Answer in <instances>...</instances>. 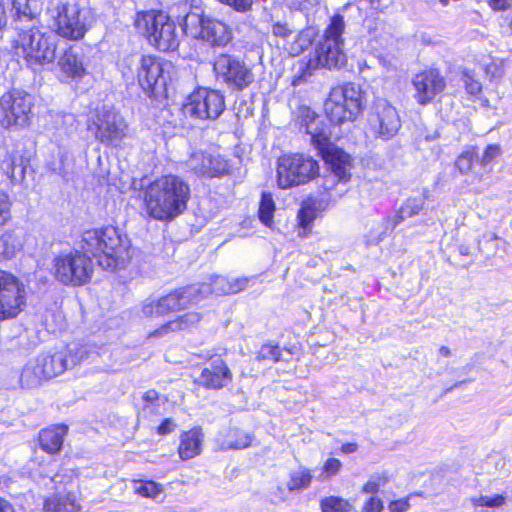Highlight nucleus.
Segmentation results:
<instances>
[{"instance_id": "obj_52", "label": "nucleus", "mask_w": 512, "mask_h": 512, "mask_svg": "<svg viewBox=\"0 0 512 512\" xmlns=\"http://www.w3.org/2000/svg\"><path fill=\"white\" fill-rule=\"evenodd\" d=\"M338 184H342L338 181L337 177L325 175L322 177L321 184L319 186L320 193L325 196H331L332 191L335 190Z\"/></svg>"}, {"instance_id": "obj_21", "label": "nucleus", "mask_w": 512, "mask_h": 512, "mask_svg": "<svg viewBox=\"0 0 512 512\" xmlns=\"http://www.w3.org/2000/svg\"><path fill=\"white\" fill-rule=\"evenodd\" d=\"M371 123L378 136L385 140L392 138L401 126L396 108L383 99L374 103Z\"/></svg>"}, {"instance_id": "obj_54", "label": "nucleus", "mask_w": 512, "mask_h": 512, "mask_svg": "<svg viewBox=\"0 0 512 512\" xmlns=\"http://www.w3.org/2000/svg\"><path fill=\"white\" fill-rule=\"evenodd\" d=\"M483 71L490 81L499 80L504 74L502 66L494 61L486 64Z\"/></svg>"}, {"instance_id": "obj_26", "label": "nucleus", "mask_w": 512, "mask_h": 512, "mask_svg": "<svg viewBox=\"0 0 512 512\" xmlns=\"http://www.w3.org/2000/svg\"><path fill=\"white\" fill-rule=\"evenodd\" d=\"M58 67L61 73L71 80H81L87 74L82 55L77 51L75 45H69L63 50Z\"/></svg>"}, {"instance_id": "obj_19", "label": "nucleus", "mask_w": 512, "mask_h": 512, "mask_svg": "<svg viewBox=\"0 0 512 512\" xmlns=\"http://www.w3.org/2000/svg\"><path fill=\"white\" fill-rule=\"evenodd\" d=\"M208 363L202 368L197 385L205 390H222L233 382V372L220 354L207 357Z\"/></svg>"}, {"instance_id": "obj_42", "label": "nucleus", "mask_w": 512, "mask_h": 512, "mask_svg": "<svg viewBox=\"0 0 512 512\" xmlns=\"http://www.w3.org/2000/svg\"><path fill=\"white\" fill-rule=\"evenodd\" d=\"M390 481V477L386 472L377 474L367 480L361 487V492L371 494L370 496H377L381 487L385 486Z\"/></svg>"}, {"instance_id": "obj_15", "label": "nucleus", "mask_w": 512, "mask_h": 512, "mask_svg": "<svg viewBox=\"0 0 512 512\" xmlns=\"http://www.w3.org/2000/svg\"><path fill=\"white\" fill-rule=\"evenodd\" d=\"M194 17L198 21V28L194 37L197 40L207 43L209 46L225 47L233 39V33L230 26L223 20L207 15L204 12L199 14L189 12L185 17L184 29L188 27V19Z\"/></svg>"}, {"instance_id": "obj_59", "label": "nucleus", "mask_w": 512, "mask_h": 512, "mask_svg": "<svg viewBox=\"0 0 512 512\" xmlns=\"http://www.w3.org/2000/svg\"><path fill=\"white\" fill-rule=\"evenodd\" d=\"M8 15L3 0H0V40L3 38L4 32L7 29Z\"/></svg>"}, {"instance_id": "obj_36", "label": "nucleus", "mask_w": 512, "mask_h": 512, "mask_svg": "<svg viewBox=\"0 0 512 512\" xmlns=\"http://www.w3.org/2000/svg\"><path fill=\"white\" fill-rule=\"evenodd\" d=\"M321 512H353L354 505L341 496H326L320 500Z\"/></svg>"}, {"instance_id": "obj_35", "label": "nucleus", "mask_w": 512, "mask_h": 512, "mask_svg": "<svg viewBox=\"0 0 512 512\" xmlns=\"http://www.w3.org/2000/svg\"><path fill=\"white\" fill-rule=\"evenodd\" d=\"M133 492L143 498L155 499L163 493V485L151 479H132Z\"/></svg>"}, {"instance_id": "obj_53", "label": "nucleus", "mask_w": 512, "mask_h": 512, "mask_svg": "<svg viewBox=\"0 0 512 512\" xmlns=\"http://www.w3.org/2000/svg\"><path fill=\"white\" fill-rule=\"evenodd\" d=\"M160 399V394L155 389H149L142 395V400L144 401L142 409L144 411L151 410L158 406V401Z\"/></svg>"}, {"instance_id": "obj_24", "label": "nucleus", "mask_w": 512, "mask_h": 512, "mask_svg": "<svg viewBox=\"0 0 512 512\" xmlns=\"http://www.w3.org/2000/svg\"><path fill=\"white\" fill-rule=\"evenodd\" d=\"M460 80L463 84L465 100L473 104V108H489L490 101L484 95V87L471 69H463L460 72Z\"/></svg>"}, {"instance_id": "obj_50", "label": "nucleus", "mask_w": 512, "mask_h": 512, "mask_svg": "<svg viewBox=\"0 0 512 512\" xmlns=\"http://www.w3.org/2000/svg\"><path fill=\"white\" fill-rule=\"evenodd\" d=\"M384 502L379 496H369L361 506V512H383Z\"/></svg>"}, {"instance_id": "obj_46", "label": "nucleus", "mask_w": 512, "mask_h": 512, "mask_svg": "<svg viewBox=\"0 0 512 512\" xmlns=\"http://www.w3.org/2000/svg\"><path fill=\"white\" fill-rule=\"evenodd\" d=\"M401 207V213H404L408 218L418 215L423 209V203L417 198L406 199Z\"/></svg>"}, {"instance_id": "obj_28", "label": "nucleus", "mask_w": 512, "mask_h": 512, "mask_svg": "<svg viewBox=\"0 0 512 512\" xmlns=\"http://www.w3.org/2000/svg\"><path fill=\"white\" fill-rule=\"evenodd\" d=\"M38 365L43 377L49 381L62 374L66 370V359L62 353L41 354L34 360Z\"/></svg>"}, {"instance_id": "obj_2", "label": "nucleus", "mask_w": 512, "mask_h": 512, "mask_svg": "<svg viewBox=\"0 0 512 512\" xmlns=\"http://www.w3.org/2000/svg\"><path fill=\"white\" fill-rule=\"evenodd\" d=\"M345 30L343 15L335 13L330 17L321 39L316 44L312 54L298 61V72L292 77L291 85L299 86L308 81L317 70L340 69L346 65L347 57L342 46Z\"/></svg>"}, {"instance_id": "obj_44", "label": "nucleus", "mask_w": 512, "mask_h": 512, "mask_svg": "<svg viewBox=\"0 0 512 512\" xmlns=\"http://www.w3.org/2000/svg\"><path fill=\"white\" fill-rule=\"evenodd\" d=\"M506 498L501 494H495L493 496H480L474 499L472 502L475 506L495 508L501 507L505 504Z\"/></svg>"}, {"instance_id": "obj_37", "label": "nucleus", "mask_w": 512, "mask_h": 512, "mask_svg": "<svg viewBox=\"0 0 512 512\" xmlns=\"http://www.w3.org/2000/svg\"><path fill=\"white\" fill-rule=\"evenodd\" d=\"M313 480L311 470L306 467H300L297 471L290 473L287 482V489L289 491H299L306 489L310 486Z\"/></svg>"}, {"instance_id": "obj_1", "label": "nucleus", "mask_w": 512, "mask_h": 512, "mask_svg": "<svg viewBox=\"0 0 512 512\" xmlns=\"http://www.w3.org/2000/svg\"><path fill=\"white\" fill-rule=\"evenodd\" d=\"M190 184L177 174H162L140 190L141 208L148 218L169 223L182 215L191 199Z\"/></svg>"}, {"instance_id": "obj_10", "label": "nucleus", "mask_w": 512, "mask_h": 512, "mask_svg": "<svg viewBox=\"0 0 512 512\" xmlns=\"http://www.w3.org/2000/svg\"><path fill=\"white\" fill-rule=\"evenodd\" d=\"M225 97L216 89L196 87L181 106L184 117L193 120H216L225 111Z\"/></svg>"}, {"instance_id": "obj_16", "label": "nucleus", "mask_w": 512, "mask_h": 512, "mask_svg": "<svg viewBox=\"0 0 512 512\" xmlns=\"http://www.w3.org/2000/svg\"><path fill=\"white\" fill-rule=\"evenodd\" d=\"M414 88V99L420 106H427L434 103L444 94L447 88L445 76L436 67H426L412 78Z\"/></svg>"}, {"instance_id": "obj_30", "label": "nucleus", "mask_w": 512, "mask_h": 512, "mask_svg": "<svg viewBox=\"0 0 512 512\" xmlns=\"http://www.w3.org/2000/svg\"><path fill=\"white\" fill-rule=\"evenodd\" d=\"M43 510L44 512H78L80 506L73 492L54 493L45 498Z\"/></svg>"}, {"instance_id": "obj_61", "label": "nucleus", "mask_w": 512, "mask_h": 512, "mask_svg": "<svg viewBox=\"0 0 512 512\" xmlns=\"http://www.w3.org/2000/svg\"><path fill=\"white\" fill-rule=\"evenodd\" d=\"M0 512H16L13 504L0 496Z\"/></svg>"}, {"instance_id": "obj_62", "label": "nucleus", "mask_w": 512, "mask_h": 512, "mask_svg": "<svg viewBox=\"0 0 512 512\" xmlns=\"http://www.w3.org/2000/svg\"><path fill=\"white\" fill-rule=\"evenodd\" d=\"M438 353L440 356L444 358H448L451 356V350L447 346H440L438 349Z\"/></svg>"}, {"instance_id": "obj_32", "label": "nucleus", "mask_w": 512, "mask_h": 512, "mask_svg": "<svg viewBox=\"0 0 512 512\" xmlns=\"http://www.w3.org/2000/svg\"><path fill=\"white\" fill-rule=\"evenodd\" d=\"M102 227L85 230L80 239V251L89 254L92 259L102 257Z\"/></svg>"}, {"instance_id": "obj_64", "label": "nucleus", "mask_w": 512, "mask_h": 512, "mask_svg": "<svg viewBox=\"0 0 512 512\" xmlns=\"http://www.w3.org/2000/svg\"><path fill=\"white\" fill-rule=\"evenodd\" d=\"M460 254L462 255H469V248L468 247H460Z\"/></svg>"}, {"instance_id": "obj_58", "label": "nucleus", "mask_w": 512, "mask_h": 512, "mask_svg": "<svg viewBox=\"0 0 512 512\" xmlns=\"http://www.w3.org/2000/svg\"><path fill=\"white\" fill-rule=\"evenodd\" d=\"M408 217L404 215V213H401V207L396 211L394 216H388L385 218L386 226L390 229H394L396 226H398L400 223H402L405 219Z\"/></svg>"}, {"instance_id": "obj_63", "label": "nucleus", "mask_w": 512, "mask_h": 512, "mask_svg": "<svg viewBox=\"0 0 512 512\" xmlns=\"http://www.w3.org/2000/svg\"><path fill=\"white\" fill-rule=\"evenodd\" d=\"M505 21H506V27H507L509 33L512 35V15L506 16Z\"/></svg>"}, {"instance_id": "obj_18", "label": "nucleus", "mask_w": 512, "mask_h": 512, "mask_svg": "<svg viewBox=\"0 0 512 512\" xmlns=\"http://www.w3.org/2000/svg\"><path fill=\"white\" fill-rule=\"evenodd\" d=\"M88 129L94 131L95 138L106 145L117 146L127 136L128 124L110 111L97 112L88 123Z\"/></svg>"}, {"instance_id": "obj_45", "label": "nucleus", "mask_w": 512, "mask_h": 512, "mask_svg": "<svg viewBox=\"0 0 512 512\" xmlns=\"http://www.w3.org/2000/svg\"><path fill=\"white\" fill-rule=\"evenodd\" d=\"M220 4L231 8L237 13H248L252 11L254 0H217Z\"/></svg>"}, {"instance_id": "obj_12", "label": "nucleus", "mask_w": 512, "mask_h": 512, "mask_svg": "<svg viewBox=\"0 0 512 512\" xmlns=\"http://www.w3.org/2000/svg\"><path fill=\"white\" fill-rule=\"evenodd\" d=\"M26 306L23 282L12 272L0 269V321L17 318Z\"/></svg>"}, {"instance_id": "obj_3", "label": "nucleus", "mask_w": 512, "mask_h": 512, "mask_svg": "<svg viewBox=\"0 0 512 512\" xmlns=\"http://www.w3.org/2000/svg\"><path fill=\"white\" fill-rule=\"evenodd\" d=\"M11 47L14 55L22 58L29 69L36 70L55 63L58 39L51 32L33 26L20 30Z\"/></svg>"}, {"instance_id": "obj_20", "label": "nucleus", "mask_w": 512, "mask_h": 512, "mask_svg": "<svg viewBox=\"0 0 512 512\" xmlns=\"http://www.w3.org/2000/svg\"><path fill=\"white\" fill-rule=\"evenodd\" d=\"M55 32L63 39L69 41L82 40L88 27L81 19V11L79 8H71L69 3H60L56 8Z\"/></svg>"}, {"instance_id": "obj_51", "label": "nucleus", "mask_w": 512, "mask_h": 512, "mask_svg": "<svg viewBox=\"0 0 512 512\" xmlns=\"http://www.w3.org/2000/svg\"><path fill=\"white\" fill-rule=\"evenodd\" d=\"M501 154L499 144H489L485 147L480 162L483 166L493 162Z\"/></svg>"}, {"instance_id": "obj_40", "label": "nucleus", "mask_w": 512, "mask_h": 512, "mask_svg": "<svg viewBox=\"0 0 512 512\" xmlns=\"http://www.w3.org/2000/svg\"><path fill=\"white\" fill-rule=\"evenodd\" d=\"M254 435L241 429H232L228 434V448L233 450H242L252 445Z\"/></svg>"}, {"instance_id": "obj_41", "label": "nucleus", "mask_w": 512, "mask_h": 512, "mask_svg": "<svg viewBox=\"0 0 512 512\" xmlns=\"http://www.w3.org/2000/svg\"><path fill=\"white\" fill-rule=\"evenodd\" d=\"M256 360L278 363L282 360V348L278 343H264L257 353Z\"/></svg>"}, {"instance_id": "obj_43", "label": "nucleus", "mask_w": 512, "mask_h": 512, "mask_svg": "<svg viewBox=\"0 0 512 512\" xmlns=\"http://www.w3.org/2000/svg\"><path fill=\"white\" fill-rule=\"evenodd\" d=\"M12 201L7 192L0 190V229L12 220Z\"/></svg>"}, {"instance_id": "obj_49", "label": "nucleus", "mask_w": 512, "mask_h": 512, "mask_svg": "<svg viewBox=\"0 0 512 512\" xmlns=\"http://www.w3.org/2000/svg\"><path fill=\"white\" fill-rule=\"evenodd\" d=\"M341 469L342 462L338 458L330 457L324 462L321 472L324 477L330 478L337 475Z\"/></svg>"}, {"instance_id": "obj_39", "label": "nucleus", "mask_w": 512, "mask_h": 512, "mask_svg": "<svg viewBox=\"0 0 512 512\" xmlns=\"http://www.w3.org/2000/svg\"><path fill=\"white\" fill-rule=\"evenodd\" d=\"M478 158V148L476 146H469L463 150L455 160V168L461 174L470 172Z\"/></svg>"}, {"instance_id": "obj_55", "label": "nucleus", "mask_w": 512, "mask_h": 512, "mask_svg": "<svg viewBox=\"0 0 512 512\" xmlns=\"http://www.w3.org/2000/svg\"><path fill=\"white\" fill-rule=\"evenodd\" d=\"M311 42V39L307 37V35L304 33V31H300L295 36V43H299L298 46H292L290 49V54L292 56H298L301 53H303L307 47V45Z\"/></svg>"}, {"instance_id": "obj_5", "label": "nucleus", "mask_w": 512, "mask_h": 512, "mask_svg": "<svg viewBox=\"0 0 512 512\" xmlns=\"http://www.w3.org/2000/svg\"><path fill=\"white\" fill-rule=\"evenodd\" d=\"M94 260L79 249L60 252L52 259L51 275L62 286L79 288L91 283L94 276Z\"/></svg>"}, {"instance_id": "obj_27", "label": "nucleus", "mask_w": 512, "mask_h": 512, "mask_svg": "<svg viewBox=\"0 0 512 512\" xmlns=\"http://www.w3.org/2000/svg\"><path fill=\"white\" fill-rule=\"evenodd\" d=\"M29 164V157L19 150H13L5 155L0 168L10 180H23Z\"/></svg>"}, {"instance_id": "obj_13", "label": "nucleus", "mask_w": 512, "mask_h": 512, "mask_svg": "<svg viewBox=\"0 0 512 512\" xmlns=\"http://www.w3.org/2000/svg\"><path fill=\"white\" fill-rule=\"evenodd\" d=\"M213 71L216 80L232 91H243L254 81L252 70L243 61L227 53L215 58Z\"/></svg>"}, {"instance_id": "obj_38", "label": "nucleus", "mask_w": 512, "mask_h": 512, "mask_svg": "<svg viewBox=\"0 0 512 512\" xmlns=\"http://www.w3.org/2000/svg\"><path fill=\"white\" fill-rule=\"evenodd\" d=\"M19 248V239L13 231H5L0 235V257L11 259Z\"/></svg>"}, {"instance_id": "obj_57", "label": "nucleus", "mask_w": 512, "mask_h": 512, "mask_svg": "<svg viewBox=\"0 0 512 512\" xmlns=\"http://www.w3.org/2000/svg\"><path fill=\"white\" fill-rule=\"evenodd\" d=\"M512 0H487L489 8L493 12H503L511 7Z\"/></svg>"}, {"instance_id": "obj_6", "label": "nucleus", "mask_w": 512, "mask_h": 512, "mask_svg": "<svg viewBox=\"0 0 512 512\" xmlns=\"http://www.w3.org/2000/svg\"><path fill=\"white\" fill-rule=\"evenodd\" d=\"M362 111L363 94L352 82L332 87L324 102V114L333 125L353 122Z\"/></svg>"}, {"instance_id": "obj_17", "label": "nucleus", "mask_w": 512, "mask_h": 512, "mask_svg": "<svg viewBox=\"0 0 512 512\" xmlns=\"http://www.w3.org/2000/svg\"><path fill=\"white\" fill-rule=\"evenodd\" d=\"M167 66H171V63L157 55H141L136 79L147 96L155 97L160 88L166 87L164 72Z\"/></svg>"}, {"instance_id": "obj_8", "label": "nucleus", "mask_w": 512, "mask_h": 512, "mask_svg": "<svg viewBox=\"0 0 512 512\" xmlns=\"http://www.w3.org/2000/svg\"><path fill=\"white\" fill-rule=\"evenodd\" d=\"M311 143L325 164L327 171L337 177L342 184L349 183L355 167L354 157L344 148L332 142L331 138L324 132L313 133Z\"/></svg>"}, {"instance_id": "obj_56", "label": "nucleus", "mask_w": 512, "mask_h": 512, "mask_svg": "<svg viewBox=\"0 0 512 512\" xmlns=\"http://www.w3.org/2000/svg\"><path fill=\"white\" fill-rule=\"evenodd\" d=\"M176 429V424L172 418H164L156 427V433L159 436H166Z\"/></svg>"}, {"instance_id": "obj_60", "label": "nucleus", "mask_w": 512, "mask_h": 512, "mask_svg": "<svg viewBox=\"0 0 512 512\" xmlns=\"http://www.w3.org/2000/svg\"><path fill=\"white\" fill-rule=\"evenodd\" d=\"M358 450V444L356 442H346L343 443L340 447V452L342 454H353Z\"/></svg>"}, {"instance_id": "obj_48", "label": "nucleus", "mask_w": 512, "mask_h": 512, "mask_svg": "<svg viewBox=\"0 0 512 512\" xmlns=\"http://www.w3.org/2000/svg\"><path fill=\"white\" fill-rule=\"evenodd\" d=\"M421 496V493H411L406 497L394 499L389 501L388 510L389 512H407L411 508L410 498L412 496Z\"/></svg>"}, {"instance_id": "obj_33", "label": "nucleus", "mask_w": 512, "mask_h": 512, "mask_svg": "<svg viewBox=\"0 0 512 512\" xmlns=\"http://www.w3.org/2000/svg\"><path fill=\"white\" fill-rule=\"evenodd\" d=\"M35 361H30L22 368L19 385L22 389H34L47 382Z\"/></svg>"}, {"instance_id": "obj_25", "label": "nucleus", "mask_w": 512, "mask_h": 512, "mask_svg": "<svg viewBox=\"0 0 512 512\" xmlns=\"http://www.w3.org/2000/svg\"><path fill=\"white\" fill-rule=\"evenodd\" d=\"M204 433L199 426H193L179 435L177 453L182 461L199 456L203 450Z\"/></svg>"}, {"instance_id": "obj_22", "label": "nucleus", "mask_w": 512, "mask_h": 512, "mask_svg": "<svg viewBox=\"0 0 512 512\" xmlns=\"http://www.w3.org/2000/svg\"><path fill=\"white\" fill-rule=\"evenodd\" d=\"M69 433V426L65 423L50 424L39 430L35 441L41 451L50 456L59 455Z\"/></svg>"}, {"instance_id": "obj_7", "label": "nucleus", "mask_w": 512, "mask_h": 512, "mask_svg": "<svg viewBox=\"0 0 512 512\" xmlns=\"http://www.w3.org/2000/svg\"><path fill=\"white\" fill-rule=\"evenodd\" d=\"M320 175V165L314 157L300 152L283 154L277 159L276 181L286 190L310 183Z\"/></svg>"}, {"instance_id": "obj_29", "label": "nucleus", "mask_w": 512, "mask_h": 512, "mask_svg": "<svg viewBox=\"0 0 512 512\" xmlns=\"http://www.w3.org/2000/svg\"><path fill=\"white\" fill-rule=\"evenodd\" d=\"M102 233V256L115 260L125 251L122 236L118 229L111 225L102 227Z\"/></svg>"}, {"instance_id": "obj_9", "label": "nucleus", "mask_w": 512, "mask_h": 512, "mask_svg": "<svg viewBox=\"0 0 512 512\" xmlns=\"http://www.w3.org/2000/svg\"><path fill=\"white\" fill-rule=\"evenodd\" d=\"M35 107L34 97L25 90L11 88L0 97V125L5 129L30 125Z\"/></svg>"}, {"instance_id": "obj_14", "label": "nucleus", "mask_w": 512, "mask_h": 512, "mask_svg": "<svg viewBox=\"0 0 512 512\" xmlns=\"http://www.w3.org/2000/svg\"><path fill=\"white\" fill-rule=\"evenodd\" d=\"M186 172L199 179L222 178L232 174V166L225 157L206 151H195L185 161Z\"/></svg>"}, {"instance_id": "obj_34", "label": "nucleus", "mask_w": 512, "mask_h": 512, "mask_svg": "<svg viewBox=\"0 0 512 512\" xmlns=\"http://www.w3.org/2000/svg\"><path fill=\"white\" fill-rule=\"evenodd\" d=\"M276 211L275 201L273 195L270 192H262L257 216L260 222L268 227L272 228L274 225V213Z\"/></svg>"}, {"instance_id": "obj_11", "label": "nucleus", "mask_w": 512, "mask_h": 512, "mask_svg": "<svg viewBox=\"0 0 512 512\" xmlns=\"http://www.w3.org/2000/svg\"><path fill=\"white\" fill-rule=\"evenodd\" d=\"M200 292L192 285L176 287L142 305V314L149 319L160 318L185 310L196 303Z\"/></svg>"}, {"instance_id": "obj_47", "label": "nucleus", "mask_w": 512, "mask_h": 512, "mask_svg": "<svg viewBox=\"0 0 512 512\" xmlns=\"http://www.w3.org/2000/svg\"><path fill=\"white\" fill-rule=\"evenodd\" d=\"M271 33L275 38L287 40L293 35L294 30L291 28L289 23L276 21L271 25Z\"/></svg>"}, {"instance_id": "obj_4", "label": "nucleus", "mask_w": 512, "mask_h": 512, "mask_svg": "<svg viewBox=\"0 0 512 512\" xmlns=\"http://www.w3.org/2000/svg\"><path fill=\"white\" fill-rule=\"evenodd\" d=\"M133 26L136 32L159 52H174L180 45L175 21L161 9L137 11Z\"/></svg>"}, {"instance_id": "obj_31", "label": "nucleus", "mask_w": 512, "mask_h": 512, "mask_svg": "<svg viewBox=\"0 0 512 512\" xmlns=\"http://www.w3.org/2000/svg\"><path fill=\"white\" fill-rule=\"evenodd\" d=\"M316 218L317 206L315 200L311 197L304 199L296 215L297 227L302 230V232L299 233L301 237L304 238L311 234Z\"/></svg>"}, {"instance_id": "obj_23", "label": "nucleus", "mask_w": 512, "mask_h": 512, "mask_svg": "<svg viewBox=\"0 0 512 512\" xmlns=\"http://www.w3.org/2000/svg\"><path fill=\"white\" fill-rule=\"evenodd\" d=\"M202 319L203 314L201 312L189 311L160 324L149 332L148 337L161 338L170 333H191L199 327Z\"/></svg>"}]
</instances>
